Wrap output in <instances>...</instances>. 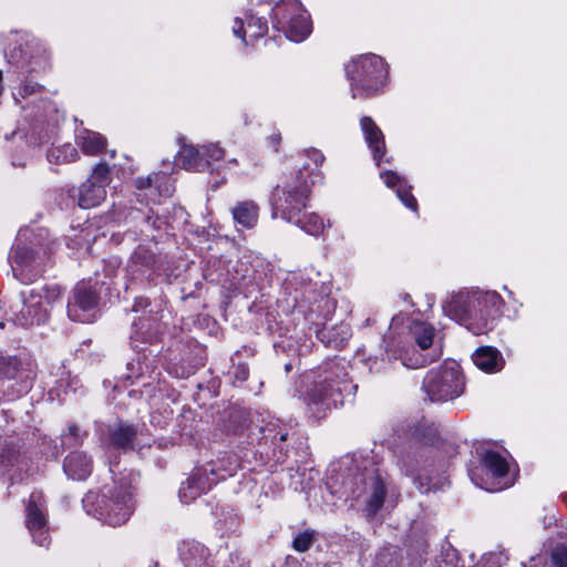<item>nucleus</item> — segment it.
Here are the masks:
<instances>
[{
  "label": "nucleus",
  "instance_id": "f257e3e1",
  "mask_svg": "<svg viewBox=\"0 0 567 567\" xmlns=\"http://www.w3.org/2000/svg\"><path fill=\"white\" fill-rule=\"evenodd\" d=\"M324 161L318 150H307L300 156V165L278 185L272 194L274 216H280L288 223H293L309 235L318 236L324 229V223L315 213L306 214V202L309 197L310 185L315 184L317 172Z\"/></svg>",
  "mask_w": 567,
  "mask_h": 567
},
{
  "label": "nucleus",
  "instance_id": "f03ea898",
  "mask_svg": "<svg viewBox=\"0 0 567 567\" xmlns=\"http://www.w3.org/2000/svg\"><path fill=\"white\" fill-rule=\"evenodd\" d=\"M348 364L340 359L331 360L312 373L303 392V400L312 417L320 419L330 408L352 400L358 385L348 378Z\"/></svg>",
  "mask_w": 567,
  "mask_h": 567
},
{
  "label": "nucleus",
  "instance_id": "7ed1b4c3",
  "mask_svg": "<svg viewBox=\"0 0 567 567\" xmlns=\"http://www.w3.org/2000/svg\"><path fill=\"white\" fill-rule=\"evenodd\" d=\"M502 306L503 299L496 291L471 290L453 295L443 310L473 334L480 336L494 328Z\"/></svg>",
  "mask_w": 567,
  "mask_h": 567
},
{
  "label": "nucleus",
  "instance_id": "20e7f679",
  "mask_svg": "<svg viewBox=\"0 0 567 567\" xmlns=\"http://www.w3.org/2000/svg\"><path fill=\"white\" fill-rule=\"evenodd\" d=\"M82 502L87 514L113 527L125 524L133 512L131 492L125 485H106L101 494L89 492Z\"/></svg>",
  "mask_w": 567,
  "mask_h": 567
},
{
  "label": "nucleus",
  "instance_id": "39448f33",
  "mask_svg": "<svg viewBox=\"0 0 567 567\" xmlns=\"http://www.w3.org/2000/svg\"><path fill=\"white\" fill-rule=\"evenodd\" d=\"M62 293V288L55 284L22 290L19 303L11 307L12 321L23 328L45 323L50 316L48 306L60 300Z\"/></svg>",
  "mask_w": 567,
  "mask_h": 567
},
{
  "label": "nucleus",
  "instance_id": "423d86ee",
  "mask_svg": "<svg viewBox=\"0 0 567 567\" xmlns=\"http://www.w3.org/2000/svg\"><path fill=\"white\" fill-rule=\"evenodd\" d=\"M352 97H369L385 84L388 70L383 59L377 54H363L346 65Z\"/></svg>",
  "mask_w": 567,
  "mask_h": 567
},
{
  "label": "nucleus",
  "instance_id": "0eeeda50",
  "mask_svg": "<svg viewBox=\"0 0 567 567\" xmlns=\"http://www.w3.org/2000/svg\"><path fill=\"white\" fill-rule=\"evenodd\" d=\"M465 382L456 364L430 370L423 389L432 402H446L458 398L464 391Z\"/></svg>",
  "mask_w": 567,
  "mask_h": 567
},
{
  "label": "nucleus",
  "instance_id": "6e6552de",
  "mask_svg": "<svg viewBox=\"0 0 567 567\" xmlns=\"http://www.w3.org/2000/svg\"><path fill=\"white\" fill-rule=\"evenodd\" d=\"M99 296L86 281L78 282L66 305L68 317L73 321L92 322L96 318Z\"/></svg>",
  "mask_w": 567,
  "mask_h": 567
},
{
  "label": "nucleus",
  "instance_id": "1a4fd4ad",
  "mask_svg": "<svg viewBox=\"0 0 567 567\" xmlns=\"http://www.w3.org/2000/svg\"><path fill=\"white\" fill-rule=\"evenodd\" d=\"M25 526L35 544L41 547H48L50 545L45 501L40 491L32 492L27 502Z\"/></svg>",
  "mask_w": 567,
  "mask_h": 567
},
{
  "label": "nucleus",
  "instance_id": "9d476101",
  "mask_svg": "<svg viewBox=\"0 0 567 567\" xmlns=\"http://www.w3.org/2000/svg\"><path fill=\"white\" fill-rule=\"evenodd\" d=\"M482 462L488 478L482 483L475 482L476 485L489 492L502 491L511 486L512 483L506 480L508 462L503 455L495 451H487L483 455Z\"/></svg>",
  "mask_w": 567,
  "mask_h": 567
},
{
  "label": "nucleus",
  "instance_id": "9b49d317",
  "mask_svg": "<svg viewBox=\"0 0 567 567\" xmlns=\"http://www.w3.org/2000/svg\"><path fill=\"white\" fill-rule=\"evenodd\" d=\"M282 9L293 11L296 16L286 20L287 17L284 14L282 25L279 27L278 30H282L286 37L293 42L305 40L311 32V22L301 2L299 0H287L285 4L277 10L280 11Z\"/></svg>",
  "mask_w": 567,
  "mask_h": 567
},
{
  "label": "nucleus",
  "instance_id": "f8f14e48",
  "mask_svg": "<svg viewBox=\"0 0 567 567\" xmlns=\"http://www.w3.org/2000/svg\"><path fill=\"white\" fill-rule=\"evenodd\" d=\"M10 262L13 277L24 285L35 281L43 271L34 251L27 246L17 245L10 255Z\"/></svg>",
  "mask_w": 567,
  "mask_h": 567
},
{
  "label": "nucleus",
  "instance_id": "ddd939ff",
  "mask_svg": "<svg viewBox=\"0 0 567 567\" xmlns=\"http://www.w3.org/2000/svg\"><path fill=\"white\" fill-rule=\"evenodd\" d=\"M39 53L40 47L38 43L27 35L17 37L4 50L9 63L16 64L22 69L27 68L28 71L37 70L33 64L38 63Z\"/></svg>",
  "mask_w": 567,
  "mask_h": 567
},
{
  "label": "nucleus",
  "instance_id": "4468645a",
  "mask_svg": "<svg viewBox=\"0 0 567 567\" xmlns=\"http://www.w3.org/2000/svg\"><path fill=\"white\" fill-rule=\"evenodd\" d=\"M215 475V470H207L205 467L196 468L193 474L182 483L178 496L179 499L188 504L206 493L213 484L216 483V478L212 477Z\"/></svg>",
  "mask_w": 567,
  "mask_h": 567
},
{
  "label": "nucleus",
  "instance_id": "2eb2a0df",
  "mask_svg": "<svg viewBox=\"0 0 567 567\" xmlns=\"http://www.w3.org/2000/svg\"><path fill=\"white\" fill-rule=\"evenodd\" d=\"M267 31V21L262 17H258V12L247 13L246 22H244L240 18H236L233 25L234 35L241 39L245 43H247L246 34H248L251 39H258L264 37Z\"/></svg>",
  "mask_w": 567,
  "mask_h": 567
},
{
  "label": "nucleus",
  "instance_id": "dca6fc26",
  "mask_svg": "<svg viewBox=\"0 0 567 567\" xmlns=\"http://www.w3.org/2000/svg\"><path fill=\"white\" fill-rule=\"evenodd\" d=\"M137 431L133 425L118 424L110 429L109 436L103 441L106 452L112 450L127 451L133 449Z\"/></svg>",
  "mask_w": 567,
  "mask_h": 567
},
{
  "label": "nucleus",
  "instance_id": "f3484780",
  "mask_svg": "<svg viewBox=\"0 0 567 567\" xmlns=\"http://www.w3.org/2000/svg\"><path fill=\"white\" fill-rule=\"evenodd\" d=\"M360 126L373 158L377 161V164L380 165V161L385 153V142L382 131L370 116L361 117Z\"/></svg>",
  "mask_w": 567,
  "mask_h": 567
},
{
  "label": "nucleus",
  "instance_id": "a211bd4d",
  "mask_svg": "<svg viewBox=\"0 0 567 567\" xmlns=\"http://www.w3.org/2000/svg\"><path fill=\"white\" fill-rule=\"evenodd\" d=\"M63 470L72 480H85L92 472V460L84 452H72L64 458Z\"/></svg>",
  "mask_w": 567,
  "mask_h": 567
},
{
  "label": "nucleus",
  "instance_id": "6ab92c4d",
  "mask_svg": "<svg viewBox=\"0 0 567 567\" xmlns=\"http://www.w3.org/2000/svg\"><path fill=\"white\" fill-rule=\"evenodd\" d=\"M380 176L388 187L395 189L398 197L405 207L413 212L417 210V202L411 194V186L400 175L393 171H385Z\"/></svg>",
  "mask_w": 567,
  "mask_h": 567
},
{
  "label": "nucleus",
  "instance_id": "aec40b11",
  "mask_svg": "<svg viewBox=\"0 0 567 567\" xmlns=\"http://www.w3.org/2000/svg\"><path fill=\"white\" fill-rule=\"evenodd\" d=\"M31 379L32 372L17 357L0 355V380H17L27 386Z\"/></svg>",
  "mask_w": 567,
  "mask_h": 567
},
{
  "label": "nucleus",
  "instance_id": "412c9836",
  "mask_svg": "<svg viewBox=\"0 0 567 567\" xmlns=\"http://www.w3.org/2000/svg\"><path fill=\"white\" fill-rule=\"evenodd\" d=\"M106 197V189L102 185L86 179L79 188L78 205L81 208L99 206Z\"/></svg>",
  "mask_w": 567,
  "mask_h": 567
},
{
  "label": "nucleus",
  "instance_id": "4be33fe9",
  "mask_svg": "<svg viewBox=\"0 0 567 567\" xmlns=\"http://www.w3.org/2000/svg\"><path fill=\"white\" fill-rule=\"evenodd\" d=\"M475 365L488 373L497 372L503 368L501 353L492 347H481L473 354Z\"/></svg>",
  "mask_w": 567,
  "mask_h": 567
},
{
  "label": "nucleus",
  "instance_id": "5701e85b",
  "mask_svg": "<svg viewBox=\"0 0 567 567\" xmlns=\"http://www.w3.org/2000/svg\"><path fill=\"white\" fill-rule=\"evenodd\" d=\"M231 215L236 224L245 228H254L258 221L259 207L252 200H244L231 208Z\"/></svg>",
  "mask_w": 567,
  "mask_h": 567
},
{
  "label": "nucleus",
  "instance_id": "b1692460",
  "mask_svg": "<svg viewBox=\"0 0 567 567\" xmlns=\"http://www.w3.org/2000/svg\"><path fill=\"white\" fill-rule=\"evenodd\" d=\"M365 485L369 489V496L365 499L367 511L370 515H373L383 505L385 486L382 478L378 474L370 476L365 482Z\"/></svg>",
  "mask_w": 567,
  "mask_h": 567
},
{
  "label": "nucleus",
  "instance_id": "393cba45",
  "mask_svg": "<svg viewBox=\"0 0 567 567\" xmlns=\"http://www.w3.org/2000/svg\"><path fill=\"white\" fill-rule=\"evenodd\" d=\"M181 555L187 567H209L210 565V553L202 544H187L186 548L181 550Z\"/></svg>",
  "mask_w": 567,
  "mask_h": 567
},
{
  "label": "nucleus",
  "instance_id": "a878e982",
  "mask_svg": "<svg viewBox=\"0 0 567 567\" xmlns=\"http://www.w3.org/2000/svg\"><path fill=\"white\" fill-rule=\"evenodd\" d=\"M76 143L86 155H97L106 146V140L100 133L83 130L76 137Z\"/></svg>",
  "mask_w": 567,
  "mask_h": 567
},
{
  "label": "nucleus",
  "instance_id": "bb28decb",
  "mask_svg": "<svg viewBox=\"0 0 567 567\" xmlns=\"http://www.w3.org/2000/svg\"><path fill=\"white\" fill-rule=\"evenodd\" d=\"M386 354L389 360H400L401 367L409 368V369H417L426 364V360L422 358L421 355H416L413 353L410 355L409 349H405L404 347H395L394 344L386 346Z\"/></svg>",
  "mask_w": 567,
  "mask_h": 567
},
{
  "label": "nucleus",
  "instance_id": "cd10ccee",
  "mask_svg": "<svg viewBox=\"0 0 567 567\" xmlns=\"http://www.w3.org/2000/svg\"><path fill=\"white\" fill-rule=\"evenodd\" d=\"M178 164L188 171H204L206 169V162H204L202 151L194 146H183L177 156Z\"/></svg>",
  "mask_w": 567,
  "mask_h": 567
},
{
  "label": "nucleus",
  "instance_id": "c85d7f7f",
  "mask_svg": "<svg viewBox=\"0 0 567 567\" xmlns=\"http://www.w3.org/2000/svg\"><path fill=\"white\" fill-rule=\"evenodd\" d=\"M47 158L50 163L66 164L76 161L79 152L74 145L65 143L51 147L47 153Z\"/></svg>",
  "mask_w": 567,
  "mask_h": 567
},
{
  "label": "nucleus",
  "instance_id": "c756f323",
  "mask_svg": "<svg viewBox=\"0 0 567 567\" xmlns=\"http://www.w3.org/2000/svg\"><path fill=\"white\" fill-rule=\"evenodd\" d=\"M167 177L162 173H153L148 176L137 177L135 181V186L138 189H146L156 185L159 195L168 196L171 194V186L167 185Z\"/></svg>",
  "mask_w": 567,
  "mask_h": 567
},
{
  "label": "nucleus",
  "instance_id": "7c9ffc66",
  "mask_svg": "<svg viewBox=\"0 0 567 567\" xmlns=\"http://www.w3.org/2000/svg\"><path fill=\"white\" fill-rule=\"evenodd\" d=\"M410 330L415 342L422 350L429 349L432 346L434 328L431 324L425 322H414Z\"/></svg>",
  "mask_w": 567,
  "mask_h": 567
},
{
  "label": "nucleus",
  "instance_id": "2f4dec72",
  "mask_svg": "<svg viewBox=\"0 0 567 567\" xmlns=\"http://www.w3.org/2000/svg\"><path fill=\"white\" fill-rule=\"evenodd\" d=\"M94 184L102 185L104 189L111 182V169L106 163H99L92 171L91 176L87 178Z\"/></svg>",
  "mask_w": 567,
  "mask_h": 567
},
{
  "label": "nucleus",
  "instance_id": "473e14b6",
  "mask_svg": "<svg viewBox=\"0 0 567 567\" xmlns=\"http://www.w3.org/2000/svg\"><path fill=\"white\" fill-rule=\"evenodd\" d=\"M398 464L401 472L408 476H413L419 468L420 460L415 453L406 452L401 455Z\"/></svg>",
  "mask_w": 567,
  "mask_h": 567
},
{
  "label": "nucleus",
  "instance_id": "72a5a7b5",
  "mask_svg": "<svg viewBox=\"0 0 567 567\" xmlns=\"http://www.w3.org/2000/svg\"><path fill=\"white\" fill-rule=\"evenodd\" d=\"M313 539H315L313 532L306 530L303 533H299L293 538L292 547L295 550L300 551V553L307 551L311 547Z\"/></svg>",
  "mask_w": 567,
  "mask_h": 567
},
{
  "label": "nucleus",
  "instance_id": "f704fd0d",
  "mask_svg": "<svg viewBox=\"0 0 567 567\" xmlns=\"http://www.w3.org/2000/svg\"><path fill=\"white\" fill-rule=\"evenodd\" d=\"M202 155L204 162H206V168L209 166L212 161H220L225 153L221 147L216 144H209L202 147Z\"/></svg>",
  "mask_w": 567,
  "mask_h": 567
},
{
  "label": "nucleus",
  "instance_id": "c9c22d12",
  "mask_svg": "<svg viewBox=\"0 0 567 567\" xmlns=\"http://www.w3.org/2000/svg\"><path fill=\"white\" fill-rule=\"evenodd\" d=\"M62 445L78 446L81 443L80 429L75 424L68 426V432L62 435Z\"/></svg>",
  "mask_w": 567,
  "mask_h": 567
},
{
  "label": "nucleus",
  "instance_id": "e433bc0d",
  "mask_svg": "<svg viewBox=\"0 0 567 567\" xmlns=\"http://www.w3.org/2000/svg\"><path fill=\"white\" fill-rule=\"evenodd\" d=\"M551 561L555 567H567V546H556L551 551Z\"/></svg>",
  "mask_w": 567,
  "mask_h": 567
},
{
  "label": "nucleus",
  "instance_id": "4c0bfd02",
  "mask_svg": "<svg viewBox=\"0 0 567 567\" xmlns=\"http://www.w3.org/2000/svg\"><path fill=\"white\" fill-rule=\"evenodd\" d=\"M287 0H282L280 3H278L275 8H272V24H274V28L278 29L279 27L282 25V16L286 14V20H289L291 17H295L296 13L293 11H289V10H280L278 11L277 9L281 6L285 4Z\"/></svg>",
  "mask_w": 567,
  "mask_h": 567
},
{
  "label": "nucleus",
  "instance_id": "58836bf2",
  "mask_svg": "<svg viewBox=\"0 0 567 567\" xmlns=\"http://www.w3.org/2000/svg\"><path fill=\"white\" fill-rule=\"evenodd\" d=\"M42 89L41 85H39L38 83L35 82H24L20 90H19V94L23 97L25 96H29V95H32V94H35L37 92H39L40 90Z\"/></svg>",
  "mask_w": 567,
  "mask_h": 567
},
{
  "label": "nucleus",
  "instance_id": "ea45409f",
  "mask_svg": "<svg viewBox=\"0 0 567 567\" xmlns=\"http://www.w3.org/2000/svg\"><path fill=\"white\" fill-rule=\"evenodd\" d=\"M234 375H235V379L240 382L246 381L249 375L248 367L245 364H238L237 367H235Z\"/></svg>",
  "mask_w": 567,
  "mask_h": 567
},
{
  "label": "nucleus",
  "instance_id": "a19ab883",
  "mask_svg": "<svg viewBox=\"0 0 567 567\" xmlns=\"http://www.w3.org/2000/svg\"><path fill=\"white\" fill-rule=\"evenodd\" d=\"M56 383H58L59 389H63V391L65 393L68 392V388L71 386V382H66L65 385H64V380L63 379L56 381Z\"/></svg>",
  "mask_w": 567,
  "mask_h": 567
},
{
  "label": "nucleus",
  "instance_id": "79ce46f5",
  "mask_svg": "<svg viewBox=\"0 0 567 567\" xmlns=\"http://www.w3.org/2000/svg\"><path fill=\"white\" fill-rule=\"evenodd\" d=\"M270 140H271V142L274 143V145L276 146V145H278V144H279V142H280V135H279V134H272V135L270 136Z\"/></svg>",
  "mask_w": 567,
  "mask_h": 567
},
{
  "label": "nucleus",
  "instance_id": "37998d69",
  "mask_svg": "<svg viewBox=\"0 0 567 567\" xmlns=\"http://www.w3.org/2000/svg\"><path fill=\"white\" fill-rule=\"evenodd\" d=\"M287 436H288V433H281L280 436H279V440L281 442L286 441L287 440Z\"/></svg>",
  "mask_w": 567,
  "mask_h": 567
},
{
  "label": "nucleus",
  "instance_id": "c03bdc74",
  "mask_svg": "<svg viewBox=\"0 0 567 567\" xmlns=\"http://www.w3.org/2000/svg\"><path fill=\"white\" fill-rule=\"evenodd\" d=\"M3 87H2V73L0 72V95L2 94Z\"/></svg>",
  "mask_w": 567,
  "mask_h": 567
},
{
  "label": "nucleus",
  "instance_id": "a18cd8bd",
  "mask_svg": "<svg viewBox=\"0 0 567 567\" xmlns=\"http://www.w3.org/2000/svg\"><path fill=\"white\" fill-rule=\"evenodd\" d=\"M285 369H286V371H290L291 370V364H286Z\"/></svg>",
  "mask_w": 567,
  "mask_h": 567
},
{
  "label": "nucleus",
  "instance_id": "49530a36",
  "mask_svg": "<svg viewBox=\"0 0 567 567\" xmlns=\"http://www.w3.org/2000/svg\"><path fill=\"white\" fill-rule=\"evenodd\" d=\"M115 156V151H112L111 152V157H114Z\"/></svg>",
  "mask_w": 567,
  "mask_h": 567
},
{
  "label": "nucleus",
  "instance_id": "de8ad7c7",
  "mask_svg": "<svg viewBox=\"0 0 567 567\" xmlns=\"http://www.w3.org/2000/svg\"><path fill=\"white\" fill-rule=\"evenodd\" d=\"M4 327V323L3 322H0V328L2 329Z\"/></svg>",
  "mask_w": 567,
  "mask_h": 567
}]
</instances>
